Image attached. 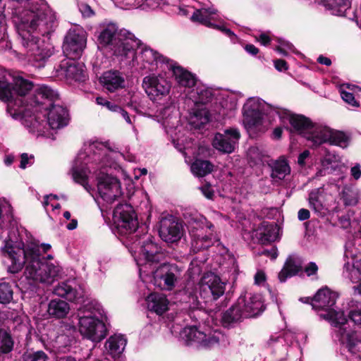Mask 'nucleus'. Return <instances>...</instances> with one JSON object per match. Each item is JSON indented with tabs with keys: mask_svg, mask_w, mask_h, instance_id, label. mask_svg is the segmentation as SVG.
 Returning a JSON list of instances; mask_svg holds the SVG:
<instances>
[{
	"mask_svg": "<svg viewBox=\"0 0 361 361\" xmlns=\"http://www.w3.org/2000/svg\"><path fill=\"white\" fill-rule=\"evenodd\" d=\"M240 133L237 128H230L224 130L223 133L215 134L212 145L218 151L230 154L232 153L238 145Z\"/></svg>",
	"mask_w": 361,
	"mask_h": 361,
	"instance_id": "dca6fc26",
	"label": "nucleus"
},
{
	"mask_svg": "<svg viewBox=\"0 0 361 361\" xmlns=\"http://www.w3.org/2000/svg\"><path fill=\"white\" fill-rule=\"evenodd\" d=\"M256 39L264 46L268 45L271 41L270 37L267 33H261L258 37H256Z\"/></svg>",
	"mask_w": 361,
	"mask_h": 361,
	"instance_id": "774afa93",
	"label": "nucleus"
},
{
	"mask_svg": "<svg viewBox=\"0 0 361 361\" xmlns=\"http://www.w3.org/2000/svg\"><path fill=\"white\" fill-rule=\"evenodd\" d=\"M276 116L283 123L288 121L295 132L308 140L314 126V123L308 118L303 115L291 114L289 111L282 108L276 109Z\"/></svg>",
	"mask_w": 361,
	"mask_h": 361,
	"instance_id": "4468645a",
	"label": "nucleus"
},
{
	"mask_svg": "<svg viewBox=\"0 0 361 361\" xmlns=\"http://www.w3.org/2000/svg\"><path fill=\"white\" fill-rule=\"evenodd\" d=\"M172 70L175 79L179 85L188 88L197 85V78L194 74L180 66H173Z\"/></svg>",
	"mask_w": 361,
	"mask_h": 361,
	"instance_id": "72a5a7b5",
	"label": "nucleus"
},
{
	"mask_svg": "<svg viewBox=\"0 0 361 361\" xmlns=\"http://www.w3.org/2000/svg\"><path fill=\"white\" fill-rule=\"evenodd\" d=\"M96 102L97 104L105 106L107 109L116 112L120 109V106L114 103H111L102 97H97L96 98Z\"/></svg>",
	"mask_w": 361,
	"mask_h": 361,
	"instance_id": "bf43d9fd",
	"label": "nucleus"
},
{
	"mask_svg": "<svg viewBox=\"0 0 361 361\" xmlns=\"http://www.w3.org/2000/svg\"><path fill=\"white\" fill-rule=\"evenodd\" d=\"M98 42L101 46L109 49L113 54L122 58H133L134 49L139 44L131 37H123L114 23L101 26Z\"/></svg>",
	"mask_w": 361,
	"mask_h": 361,
	"instance_id": "423d86ee",
	"label": "nucleus"
},
{
	"mask_svg": "<svg viewBox=\"0 0 361 361\" xmlns=\"http://www.w3.org/2000/svg\"><path fill=\"white\" fill-rule=\"evenodd\" d=\"M341 200L344 205L349 207L355 206L360 199L357 189L351 187H345L341 192Z\"/></svg>",
	"mask_w": 361,
	"mask_h": 361,
	"instance_id": "c03bdc74",
	"label": "nucleus"
},
{
	"mask_svg": "<svg viewBox=\"0 0 361 361\" xmlns=\"http://www.w3.org/2000/svg\"><path fill=\"white\" fill-rule=\"evenodd\" d=\"M276 51L286 56L288 51H294V47L288 42H282L281 44L276 48Z\"/></svg>",
	"mask_w": 361,
	"mask_h": 361,
	"instance_id": "052dcab7",
	"label": "nucleus"
},
{
	"mask_svg": "<svg viewBox=\"0 0 361 361\" xmlns=\"http://www.w3.org/2000/svg\"><path fill=\"white\" fill-rule=\"evenodd\" d=\"M56 347L58 348L60 352H66V349L71 344L70 338L64 334L59 335L56 338Z\"/></svg>",
	"mask_w": 361,
	"mask_h": 361,
	"instance_id": "5fc2aeb1",
	"label": "nucleus"
},
{
	"mask_svg": "<svg viewBox=\"0 0 361 361\" xmlns=\"http://www.w3.org/2000/svg\"><path fill=\"white\" fill-rule=\"evenodd\" d=\"M216 13L217 11L212 7L208 8H201L194 11L191 16V20L193 22L200 23L208 27L221 30L229 37L234 35L233 32L230 29L225 27L223 25H216L212 22L218 20V15Z\"/></svg>",
	"mask_w": 361,
	"mask_h": 361,
	"instance_id": "a211bd4d",
	"label": "nucleus"
},
{
	"mask_svg": "<svg viewBox=\"0 0 361 361\" xmlns=\"http://www.w3.org/2000/svg\"><path fill=\"white\" fill-rule=\"evenodd\" d=\"M318 271V267L314 262H310L305 267V272L308 276L315 275Z\"/></svg>",
	"mask_w": 361,
	"mask_h": 361,
	"instance_id": "0e129e2a",
	"label": "nucleus"
},
{
	"mask_svg": "<svg viewBox=\"0 0 361 361\" xmlns=\"http://www.w3.org/2000/svg\"><path fill=\"white\" fill-rule=\"evenodd\" d=\"M33 157H29L27 154L23 153L21 154L20 168L24 169L27 166H30L32 164V159Z\"/></svg>",
	"mask_w": 361,
	"mask_h": 361,
	"instance_id": "e2e57ef3",
	"label": "nucleus"
},
{
	"mask_svg": "<svg viewBox=\"0 0 361 361\" xmlns=\"http://www.w3.org/2000/svg\"><path fill=\"white\" fill-rule=\"evenodd\" d=\"M86 46V33L81 28L70 29L66 35L63 50L70 59H79Z\"/></svg>",
	"mask_w": 361,
	"mask_h": 361,
	"instance_id": "9b49d317",
	"label": "nucleus"
},
{
	"mask_svg": "<svg viewBox=\"0 0 361 361\" xmlns=\"http://www.w3.org/2000/svg\"><path fill=\"white\" fill-rule=\"evenodd\" d=\"M312 128L308 140H310L313 145H319L329 142L332 135V129L322 124H314Z\"/></svg>",
	"mask_w": 361,
	"mask_h": 361,
	"instance_id": "2f4dec72",
	"label": "nucleus"
},
{
	"mask_svg": "<svg viewBox=\"0 0 361 361\" xmlns=\"http://www.w3.org/2000/svg\"><path fill=\"white\" fill-rule=\"evenodd\" d=\"M127 341L122 335H114L105 343L106 353L113 358L119 357L123 352Z\"/></svg>",
	"mask_w": 361,
	"mask_h": 361,
	"instance_id": "7c9ffc66",
	"label": "nucleus"
},
{
	"mask_svg": "<svg viewBox=\"0 0 361 361\" xmlns=\"http://www.w3.org/2000/svg\"><path fill=\"white\" fill-rule=\"evenodd\" d=\"M78 7L81 14L85 18H90L94 14L92 8L87 4L81 3L78 5Z\"/></svg>",
	"mask_w": 361,
	"mask_h": 361,
	"instance_id": "680f3d73",
	"label": "nucleus"
},
{
	"mask_svg": "<svg viewBox=\"0 0 361 361\" xmlns=\"http://www.w3.org/2000/svg\"><path fill=\"white\" fill-rule=\"evenodd\" d=\"M344 85L341 87L340 93L342 99L353 106H359V103L355 100L353 93L348 92L343 89Z\"/></svg>",
	"mask_w": 361,
	"mask_h": 361,
	"instance_id": "4d7b16f0",
	"label": "nucleus"
},
{
	"mask_svg": "<svg viewBox=\"0 0 361 361\" xmlns=\"http://www.w3.org/2000/svg\"><path fill=\"white\" fill-rule=\"evenodd\" d=\"M338 338L352 355L361 359V336L352 329H343L340 330Z\"/></svg>",
	"mask_w": 361,
	"mask_h": 361,
	"instance_id": "393cba45",
	"label": "nucleus"
},
{
	"mask_svg": "<svg viewBox=\"0 0 361 361\" xmlns=\"http://www.w3.org/2000/svg\"><path fill=\"white\" fill-rule=\"evenodd\" d=\"M176 111L175 106H168L160 110L159 115V121L161 122L164 128H173L175 127L176 123L178 121L175 116Z\"/></svg>",
	"mask_w": 361,
	"mask_h": 361,
	"instance_id": "ea45409f",
	"label": "nucleus"
},
{
	"mask_svg": "<svg viewBox=\"0 0 361 361\" xmlns=\"http://www.w3.org/2000/svg\"><path fill=\"white\" fill-rule=\"evenodd\" d=\"M24 361H47V356L43 351L27 353L23 356Z\"/></svg>",
	"mask_w": 361,
	"mask_h": 361,
	"instance_id": "864d4df0",
	"label": "nucleus"
},
{
	"mask_svg": "<svg viewBox=\"0 0 361 361\" xmlns=\"http://www.w3.org/2000/svg\"><path fill=\"white\" fill-rule=\"evenodd\" d=\"M344 257L347 261L343 266V275L353 283L361 281V258L355 259L348 250L345 251Z\"/></svg>",
	"mask_w": 361,
	"mask_h": 361,
	"instance_id": "a878e982",
	"label": "nucleus"
},
{
	"mask_svg": "<svg viewBox=\"0 0 361 361\" xmlns=\"http://www.w3.org/2000/svg\"><path fill=\"white\" fill-rule=\"evenodd\" d=\"M97 178V201L99 205L107 209L122 197L123 192L119 180L111 176L104 174Z\"/></svg>",
	"mask_w": 361,
	"mask_h": 361,
	"instance_id": "6e6552de",
	"label": "nucleus"
},
{
	"mask_svg": "<svg viewBox=\"0 0 361 361\" xmlns=\"http://www.w3.org/2000/svg\"><path fill=\"white\" fill-rule=\"evenodd\" d=\"M5 5L2 3V0H0V42L3 41L6 37V20L4 14Z\"/></svg>",
	"mask_w": 361,
	"mask_h": 361,
	"instance_id": "6e6d98bb",
	"label": "nucleus"
},
{
	"mask_svg": "<svg viewBox=\"0 0 361 361\" xmlns=\"http://www.w3.org/2000/svg\"><path fill=\"white\" fill-rule=\"evenodd\" d=\"M12 77L4 70V73L0 75V99L7 102V113L14 119H18L22 113V106H17V100H15L13 84L10 80Z\"/></svg>",
	"mask_w": 361,
	"mask_h": 361,
	"instance_id": "ddd939ff",
	"label": "nucleus"
},
{
	"mask_svg": "<svg viewBox=\"0 0 361 361\" xmlns=\"http://www.w3.org/2000/svg\"><path fill=\"white\" fill-rule=\"evenodd\" d=\"M199 294L205 302L216 300L225 292V283L221 279L212 272L204 274L199 283Z\"/></svg>",
	"mask_w": 361,
	"mask_h": 361,
	"instance_id": "9d476101",
	"label": "nucleus"
},
{
	"mask_svg": "<svg viewBox=\"0 0 361 361\" xmlns=\"http://www.w3.org/2000/svg\"><path fill=\"white\" fill-rule=\"evenodd\" d=\"M13 90L14 92L15 100H17V106H22L21 116L18 118L22 121L25 109L28 108L30 111L35 106V99L28 102L27 101H25L24 97L25 95L32 88V83L22 78H16L13 79ZM16 108H18V106H16Z\"/></svg>",
	"mask_w": 361,
	"mask_h": 361,
	"instance_id": "aec40b11",
	"label": "nucleus"
},
{
	"mask_svg": "<svg viewBox=\"0 0 361 361\" xmlns=\"http://www.w3.org/2000/svg\"><path fill=\"white\" fill-rule=\"evenodd\" d=\"M135 58L136 59L137 63H142L143 68L148 69L149 71H154L156 68L158 63L164 62L161 55H160L157 51L147 47H140L139 53L135 51V49L134 57H130V59L134 61Z\"/></svg>",
	"mask_w": 361,
	"mask_h": 361,
	"instance_id": "5701e85b",
	"label": "nucleus"
},
{
	"mask_svg": "<svg viewBox=\"0 0 361 361\" xmlns=\"http://www.w3.org/2000/svg\"><path fill=\"white\" fill-rule=\"evenodd\" d=\"M214 229L209 231V233L205 229L193 230L191 232V247L195 252L207 249L219 242V238Z\"/></svg>",
	"mask_w": 361,
	"mask_h": 361,
	"instance_id": "412c9836",
	"label": "nucleus"
},
{
	"mask_svg": "<svg viewBox=\"0 0 361 361\" xmlns=\"http://www.w3.org/2000/svg\"><path fill=\"white\" fill-rule=\"evenodd\" d=\"M75 59L68 58L63 60L56 68V76L68 80L83 81L85 80L84 66L77 63Z\"/></svg>",
	"mask_w": 361,
	"mask_h": 361,
	"instance_id": "6ab92c4d",
	"label": "nucleus"
},
{
	"mask_svg": "<svg viewBox=\"0 0 361 361\" xmlns=\"http://www.w3.org/2000/svg\"><path fill=\"white\" fill-rule=\"evenodd\" d=\"M255 236L262 244L271 243L277 238L276 226L273 224L264 221L255 231Z\"/></svg>",
	"mask_w": 361,
	"mask_h": 361,
	"instance_id": "c756f323",
	"label": "nucleus"
},
{
	"mask_svg": "<svg viewBox=\"0 0 361 361\" xmlns=\"http://www.w3.org/2000/svg\"><path fill=\"white\" fill-rule=\"evenodd\" d=\"M236 304L246 317L256 316L263 311V302L259 295L246 293L240 295Z\"/></svg>",
	"mask_w": 361,
	"mask_h": 361,
	"instance_id": "4be33fe9",
	"label": "nucleus"
},
{
	"mask_svg": "<svg viewBox=\"0 0 361 361\" xmlns=\"http://www.w3.org/2000/svg\"><path fill=\"white\" fill-rule=\"evenodd\" d=\"M147 308L157 314H162L169 309V302L162 293H152L146 298Z\"/></svg>",
	"mask_w": 361,
	"mask_h": 361,
	"instance_id": "cd10ccee",
	"label": "nucleus"
},
{
	"mask_svg": "<svg viewBox=\"0 0 361 361\" xmlns=\"http://www.w3.org/2000/svg\"><path fill=\"white\" fill-rule=\"evenodd\" d=\"M113 220L121 232L131 233L137 228V220L133 207L128 204H118L113 212Z\"/></svg>",
	"mask_w": 361,
	"mask_h": 361,
	"instance_id": "f8f14e48",
	"label": "nucleus"
},
{
	"mask_svg": "<svg viewBox=\"0 0 361 361\" xmlns=\"http://www.w3.org/2000/svg\"><path fill=\"white\" fill-rule=\"evenodd\" d=\"M213 167V164L207 160L196 159L190 169L195 176L204 177L212 171Z\"/></svg>",
	"mask_w": 361,
	"mask_h": 361,
	"instance_id": "37998d69",
	"label": "nucleus"
},
{
	"mask_svg": "<svg viewBox=\"0 0 361 361\" xmlns=\"http://www.w3.org/2000/svg\"><path fill=\"white\" fill-rule=\"evenodd\" d=\"M8 238L1 251L8 260L9 273L17 274L24 268L25 278L34 286H49L58 279L61 268L51 262V255L47 254L51 247L49 244L39 245L23 227L13 229Z\"/></svg>",
	"mask_w": 361,
	"mask_h": 361,
	"instance_id": "f257e3e1",
	"label": "nucleus"
},
{
	"mask_svg": "<svg viewBox=\"0 0 361 361\" xmlns=\"http://www.w3.org/2000/svg\"><path fill=\"white\" fill-rule=\"evenodd\" d=\"M164 4V0H142L138 8L142 11H149L161 8Z\"/></svg>",
	"mask_w": 361,
	"mask_h": 361,
	"instance_id": "8fccbe9b",
	"label": "nucleus"
},
{
	"mask_svg": "<svg viewBox=\"0 0 361 361\" xmlns=\"http://www.w3.org/2000/svg\"><path fill=\"white\" fill-rule=\"evenodd\" d=\"M164 257L161 249L151 240L144 241L134 254L140 278L145 281L149 277L154 286L170 290L180 278L181 269L176 264L163 263L159 265Z\"/></svg>",
	"mask_w": 361,
	"mask_h": 361,
	"instance_id": "7ed1b4c3",
	"label": "nucleus"
},
{
	"mask_svg": "<svg viewBox=\"0 0 361 361\" xmlns=\"http://www.w3.org/2000/svg\"><path fill=\"white\" fill-rule=\"evenodd\" d=\"M323 4L331 11L332 14L336 16H343L350 6L349 0H323Z\"/></svg>",
	"mask_w": 361,
	"mask_h": 361,
	"instance_id": "a19ab883",
	"label": "nucleus"
},
{
	"mask_svg": "<svg viewBox=\"0 0 361 361\" xmlns=\"http://www.w3.org/2000/svg\"><path fill=\"white\" fill-rule=\"evenodd\" d=\"M159 235L166 243L178 241L183 235V226L173 216H169L160 221Z\"/></svg>",
	"mask_w": 361,
	"mask_h": 361,
	"instance_id": "f3484780",
	"label": "nucleus"
},
{
	"mask_svg": "<svg viewBox=\"0 0 361 361\" xmlns=\"http://www.w3.org/2000/svg\"><path fill=\"white\" fill-rule=\"evenodd\" d=\"M269 165L271 169V177L275 182L284 180L290 173V166L283 156L272 161Z\"/></svg>",
	"mask_w": 361,
	"mask_h": 361,
	"instance_id": "c85d7f7f",
	"label": "nucleus"
},
{
	"mask_svg": "<svg viewBox=\"0 0 361 361\" xmlns=\"http://www.w3.org/2000/svg\"><path fill=\"white\" fill-rule=\"evenodd\" d=\"M13 299V290L6 282L0 283V303L7 304Z\"/></svg>",
	"mask_w": 361,
	"mask_h": 361,
	"instance_id": "de8ad7c7",
	"label": "nucleus"
},
{
	"mask_svg": "<svg viewBox=\"0 0 361 361\" xmlns=\"http://www.w3.org/2000/svg\"><path fill=\"white\" fill-rule=\"evenodd\" d=\"M266 281V274L262 270H259L255 275V283L257 285H263Z\"/></svg>",
	"mask_w": 361,
	"mask_h": 361,
	"instance_id": "69168bd1",
	"label": "nucleus"
},
{
	"mask_svg": "<svg viewBox=\"0 0 361 361\" xmlns=\"http://www.w3.org/2000/svg\"><path fill=\"white\" fill-rule=\"evenodd\" d=\"M188 224L190 235L193 230L208 229L209 231H212V228H214V226L208 221L204 216L197 214H193L190 217Z\"/></svg>",
	"mask_w": 361,
	"mask_h": 361,
	"instance_id": "79ce46f5",
	"label": "nucleus"
},
{
	"mask_svg": "<svg viewBox=\"0 0 361 361\" xmlns=\"http://www.w3.org/2000/svg\"><path fill=\"white\" fill-rule=\"evenodd\" d=\"M142 87L152 100L157 101L168 95L171 85L161 75H150L142 80Z\"/></svg>",
	"mask_w": 361,
	"mask_h": 361,
	"instance_id": "2eb2a0df",
	"label": "nucleus"
},
{
	"mask_svg": "<svg viewBox=\"0 0 361 361\" xmlns=\"http://www.w3.org/2000/svg\"><path fill=\"white\" fill-rule=\"evenodd\" d=\"M101 82L109 92H114L125 87V78L123 74L117 71L105 72L101 78Z\"/></svg>",
	"mask_w": 361,
	"mask_h": 361,
	"instance_id": "bb28decb",
	"label": "nucleus"
},
{
	"mask_svg": "<svg viewBox=\"0 0 361 361\" xmlns=\"http://www.w3.org/2000/svg\"><path fill=\"white\" fill-rule=\"evenodd\" d=\"M348 317L355 324L361 326V305L350 310Z\"/></svg>",
	"mask_w": 361,
	"mask_h": 361,
	"instance_id": "13d9d810",
	"label": "nucleus"
},
{
	"mask_svg": "<svg viewBox=\"0 0 361 361\" xmlns=\"http://www.w3.org/2000/svg\"><path fill=\"white\" fill-rule=\"evenodd\" d=\"M338 295L329 288H322L317 291L312 300V308L317 310H324L326 313L331 310L336 304Z\"/></svg>",
	"mask_w": 361,
	"mask_h": 361,
	"instance_id": "b1692460",
	"label": "nucleus"
},
{
	"mask_svg": "<svg viewBox=\"0 0 361 361\" xmlns=\"http://www.w3.org/2000/svg\"><path fill=\"white\" fill-rule=\"evenodd\" d=\"M243 318L247 317L242 312V309H240L235 303L224 313L221 322L224 326L229 327L240 322Z\"/></svg>",
	"mask_w": 361,
	"mask_h": 361,
	"instance_id": "4c0bfd02",
	"label": "nucleus"
},
{
	"mask_svg": "<svg viewBox=\"0 0 361 361\" xmlns=\"http://www.w3.org/2000/svg\"><path fill=\"white\" fill-rule=\"evenodd\" d=\"M142 0H115L116 4L122 9L138 8Z\"/></svg>",
	"mask_w": 361,
	"mask_h": 361,
	"instance_id": "603ef678",
	"label": "nucleus"
},
{
	"mask_svg": "<svg viewBox=\"0 0 361 361\" xmlns=\"http://www.w3.org/2000/svg\"><path fill=\"white\" fill-rule=\"evenodd\" d=\"M320 317L326 320L331 322V324L335 327L338 328L337 336H340V330L341 329H349L347 327L348 320L345 317L343 312L336 311L334 309L329 311L327 313L321 314Z\"/></svg>",
	"mask_w": 361,
	"mask_h": 361,
	"instance_id": "c9c22d12",
	"label": "nucleus"
},
{
	"mask_svg": "<svg viewBox=\"0 0 361 361\" xmlns=\"http://www.w3.org/2000/svg\"><path fill=\"white\" fill-rule=\"evenodd\" d=\"M276 109L280 108L268 104L258 97L249 98L243 108V123L247 131L250 134L264 132L271 124L264 115H276Z\"/></svg>",
	"mask_w": 361,
	"mask_h": 361,
	"instance_id": "39448f33",
	"label": "nucleus"
},
{
	"mask_svg": "<svg viewBox=\"0 0 361 361\" xmlns=\"http://www.w3.org/2000/svg\"><path fill=\"white\" fill-rule=\"evenodd\" d=\"M79 331L84 337L93 342H99L106 335L104 323L92 311H84L83 314L80 316Z\"/></svg>",
	"mask_w": 361,
	"mask_h": 361,
	"instance_id": "1a4fd4ad",
	"label": "nucleus"
},
{
	"mask_svg": "<svg viewBox=\"0 0 361 361\" xmlns=\"http://www.w3.org/2000/svg\"><path fill=\"white\" fill-rule=\"evenodd\" d=\"M302 270V263L300 259L289 257L279 274V279L281 282H284L288 277L297 274Z\"/></svg>",
	"mask_w": 361,
	"mask_h": 361,
	"instance_id": "e433bc0d",
	"label": "nucleus"
},
{
	"mask_svg": "<svg viewBox=\"0 0 361 361\" xmlns=\"http://www.w3.org/2000/svg\"><path fill=\"white\" fill-rule=\"evenodd\" d=\"M108 145L98 141H87L74 161L72 177L87 191L90 188L87 173L92 170L104 169L113 164V157L117 152L111 149Z\"/></svg>",
	"mask_w": 361,
	"mask_h": 361,
	"instance_id": "20e7f679",
	"label": "nucleus"
},
{
	"mask_svg": "<svg viewBox=\"0 0 361 361\" xmlns=\"http://www.w3.org/2000/svg\"><path fill=\"white\" fill-rule=\"evenodd\" d=\"M180 336L187 344L197 343L204 348L214 347L225 340V336L218 330L208 327L197 329L196 326L185 327Z\"/></svg>",
	"mask_w": 361,
	"mask_h": 361,
	"instance_id": "0eeeda50",
	"label": "nucleus"
},
{
	"mask_svg": "<svg viewBox=\"0 0 361 361\" xmlns=\"http://www.w3.org/2000/svg\"><path fill=\"white\" fill-rule=\"evenodd\" d=\"M70 311L69 304L61 299L51 300L48 305L47 312L51 317L63 319L66 317Z\"/></svg>",
	"mask_w": 361,
	"mask_h": 361,
	"instance_id": "f704fd0d",
	"label": "nucleus"
},
{
	"mask_svg": "<svg viewBox=\"0 0 361 361\" xmlns=\"http://www.w3.org/2000/svg\"><path fill=\"white\" fill-rule=\"evenodd\" d=\"M58 94L48 86L39 87L35 94V106L30 111L25 109L22 123L30 132L45 133L47 126L53 130L68 125L69 117L66 108L59 104Z\"/></svg>",
	"mask_w": 361,
	"mask_h": 361,
	"instance_id": "f03ea898",
	"label": "nucleus"
},
{
	"mask_svg": "<svg viewBox=\"0 0 361 361\" xmlns=\"http://www.w3.org/2000/svg\"><path fill=\"white\" fill-rule=\"evenodd\" d=\"M328 142L342 148H346L349 144V137L341 131L332 130V135Z\"/></svg>",
	"mask_w": 361,
	"mask_h": 361,
	"instance_id": "49530a36",
	"label": "nucleus"
},
{
	"mask_svg": "<svg viewBox=\"0 0 361 361\" xmlns=\"http://www.w3.org/2000/svg\"><path fill=\"white\" fill-rule=\"evenodd\" d=\"M13 348V341L5 330L0 329V353H8Z\"/></svg>",
	"mask_w": 361,
	"mask_h": 361,
	"instance_id": "a18cd8bd",
	"label": "nucleus"
},
{
	"mask_svg": "<svg viewBox=\"0 0 361 361\" xmlns=\"http://www.w3.org/2000/svg\"><path fill=\"white\" fill-rule=\"evenodd\" d=\"M360 168V165L359 164H356L350 169V174L355 180H358L361 177Z\"/></svg>",
	"mask_w": 361,
	"mask_h": 361,
	"instance_id": "338daca9",
	"label": "nucleus"
},
{
	"mask_svg": "<svg viewBox=\"0 0 361 361\" xmlns=\"http://www.w3.org/2000/svg\"><path fill=\"white\" fill-rule=\"evenodd\" d=\"M320 189L317 188L312 190L309 194V204L312 209L316 212H321L323 209V205L321 201L319 200V194Z\"/></svg>",
	"mask_w": 361,
	"mask_h": 361,
	"instance_id": "09e8293b",
	"label": "nucleus"
},
{
	"mask_svg": "<svg viewBox=\"0 0 361 361\" xmlns=\"http://www.w3.org/2000/svg\"><path fill=\"white\" fill-rule=\"evenodd\" d=\"M221 106L224 109L222 114L224 115L228 114L235 110L237 107L236 99L234 97H228L221 102Z\"/></svg>",
	"mask_w": 361,
	"mask_h": 361,
	"instance_id": "3c124183",
	"label": "nucleus"
},
{
	"mask_svg": "<svg viewBox=\"0 0 361 361\" xmlns=\"http://www.w3.org/2000/svg\"><path fill=\"white\" fill-rule=\"evenodd\" d=\"M54 293L58 296L66 298L68 300L75 301L82 296V294L74 289L66 282L59 283L54 288Z\"/></svg>",
	"mask_w": 361,
	"mask_h": 361,
	"instance_id": "58836bf2",
	"label": "nucleus"
},
{
	"mask_svg": "<svg viewBox=\"0 0 361 361\" xmlns=\"http://www.w3.org/2000/svg\"><path fill=\"white\" fill-rule=\"evenodd\" d=\"M213 97L212 90L202 84H197L190 92V98L197 104H207L212 100Z\"/></svg>",
	"mask_w": 361,
	"mask_h": 361,
	"instance_id": "473e14b6",
	"label": "nucleus"
}]
</instances>
